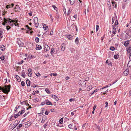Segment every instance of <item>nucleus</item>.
I'll return each instance as SVG.
<instances>
[{
    "mask_svg": "<svg viewBox=\"0 0 131 131\" xmlns=\"http://www.w3.org/2000/svg\"><path fill=\"white\" fill-rule=\"evenodd\" d=\"M10 87L11 86L10 84L7 85H5L4 87L1 86H0V92H1V91H2L4 93L8 94L10 91Z\"/></svg>",
    "mask_w": 131,
    "mask_h": 131,
    "instance_id": "1",
    "label": "nucleus"
},
{
    "mask_svg": "<svg viewBox=\"0 0 131 131\" xmlns=\"http://www.w3.org/2000/svg\"><path fill=\"white\" fill-rule=\"evenodd\" d=\"M117 17L116 16V21L115 22V24H116L117 25H118V21L117 20Z\"/></svg>",
    "mask_w": 131,
    "mask_h": 131,
    "instance_id": "40",
    "label": "nucleus"
},
{
    "mask_svg": "<svg viewBox=\"0 0 131 131\" xmlns=\"http://www.w3.org/2000/svg\"><path fill=\"white\" fill-rule=\"evenodd\" d=\"M128 68L126 69V70L124 71L123 73V75L124 76H126L128 74Z\"/></svg>",
    "mask_w": 131,
    "mask_h": 131,
    "instance_id": "6",
    "label": "nucleus"
},
{
    "mask_svg": "<svg viewBox=\"0 0 131 131\" xmlns=\"http://www.w3.org/2000/svg\"><path fill=\"white\" fill-rule=\"evenodd\" d=\"M1 50L3 51L5 50V47L4 46V45H2L1 46Z\"/></svg>",
    "mask_w": 131,
    "mask_h": 131,
    "instance_id": "27",
    "label": "nucleus"
},
{
    "mask_svg": "<svg viewBox=\"0 0 131 131\" xmlns=\"http://www.w3.org/2000/svg\"><path fill=\"white\" fill-rule=\"evenodd\" d=\"M37 74H37V73L35 74L36 75V76L37 77H39L41 75L39 73H37Z\"/></svg>",
    "mask_w": 131,
    "mask_h": 131,
    "instance_id": "62",
    "label": "nucleus"
},
{
    "mask_svg": "<svg viewBox=\"0 0 131 131\" xmlns=\"http://www.w3.org/2000/svg\"><path fill=\"white\" fill-rule=\"evenodd\" d=\"M73 126L72 124H70L68 125V127L70 128L73 129Z\"/></svg>",
    "mask_w": 131,
    "mask_h": 131,
    "instance_id": "35",
    "label": "nucleus"
},
{
    "mask_svg": "<svg viewBox=\"0 0 131 131\" xmlns=\"http://www.w3.org/2000/svg\"><path fill=\"white\" fill-rule=\"evenodd\" d=\"M39 99H36L34 100V102L36 103L39 101Z\"/></svg>",
    "mask_w": 131,
    "mask_h": 131,
    "instance_id": "42",
    "label": "nucleus"
},
{
    "mask_svg": "<svg viewBox=\"0 0 131 131\" xmlns=\"http://www.w3.org/2000/svg\"><path fill=\"white\" fill-rule=\"evenodd\" d=\"M22 126V124H20L17 127V129H19Z\"/></svg>",
    "mask_w": 131,
    "mask_h": 131,
    "instance_id": "34",
    "label": "nucleus"
},
{
    "mask_svg": "<svg viewBox=\"0 0 131 131\" xmlns=\"http://www.w3.org/2000/svg\"><path fill=\"white\" fill-rule=\"evenodd\" d=\"M75 43L78 44L79 43V38L78 37H77L75 40Z\"/></svg>",
    "mask_w": 131,
    "mask_h": 131,
    "instance_id": "30",
    "label": "nucleus"
},
{
    "mask_svg": "<svg viewBox=\"0 0 131 131\" xmlns=\"http://www.w3.org/2000/svg\"><path fill=\"white\" fill-rule=\"evenodd\" d=\"M29 113V112H28L25 113L23 116V117H25L27 115V114H28Z\"/></svg>",
    "mask_w": 131,
    "mask_h": 131,
    "instance_id": "61",
    "label": "nucleus"
},
{
    "mask_svg": "<svg viewBox=\"0 0 131 131\" xmlns=\"http://www.w3.org/2000/svg\"><path fill=\"white\" fill-rule=\"evenodd\" d=\"M92 88V86H89L87 88V89L88 91H89Z\"/></svg>",
    "mask_w": 131,
    "mask_h": 131,
    "instance_id": "33",
    "label": "nucleus"
},
{
    "mask_svg": "<svg viewBox=\"0 0 131 131\" xmlns=\"http://www.w3.org/2000/svg\"><path fill=\"white\" fill-rule=\"evenodd\" d=\"M99 89H97L96 90H94L93 91L92 93H91L90 94V95H92V94H93L95 93L97 91L99 90Z\"/></svg>",
    "mask_w": 131,
    "mask_h": 131,
    "instance_id": "23",
    "label": "nucleus"
},
{
    "mask_svg": "<svg viewBox=\"0 0 131 131\" xmlns=\"http://www.w3.org/2000/svg\"><path fill=\"white\" fill-rule=\"evenodd\" d=\"M75 100V99H72V98L70 99L69 100V101L70 102H72V101H74Z\"/></svg>",
    "mask_w": 131,
    "mask_h": 131,
    "instance_id": "50",
    "label": "nucleus"
},
{
    "mask_svg": "<svg viewBox=\"0 0 131 131\" xmlns=\"http://www.w3.org/2000/svg\"><path fill=\"white\" fill-rule=\"evenodd\" d=\"M96 26V31H97L99 30V26L98 25H97Z\"/></svg>",
    "mask_w": 131,
    "mask_h": 131,
    "instance_id": "59",
    "label": "nucleus"
},
{
    "mask_svg": "<svg viewBox=\"0 0 131 131\" xmlns=\"http://www.w3.org/2000/svg\"><path fill=\"white\" fill-rule=\"evenodd\" d=\"M111 84H108V85H106V86L105 87H104L103 88H101L100 89V90H103V89H105L106 88H107V87H109L110 86H111Z\"/></svg>",
    "mask_w": 131,
    "mask_h": 131,
    "instance_id": "25",
    "label": "nucleus"
},
{
    "mask_svg": "<svg viewBox=\"0 0 131 131\" xmlns=\"http://www.w3.org/2000/svg\"><path fill=\"white\" fill-rule=\"evenodd\" d=\"M115 48L114 47L112 46H111L110 48V49L111 51H114V50Z\"/></svg>",
    "mask_w": 131,
    "mask_h": 131,
    "instance_id": "41",
    "label": "nucleus"
},
{
    "mask_svg": "<svg viewBox=\"0 0 131 131\" xmlns=\"http://www.w3.org/2000/svg\"><path fill=\"white\" fill-rule=\"evenodd\" d=\"M66 38H68L69 40H72L73 37V36L71 34L69 35H66Z\"/></svg>",
    "mask_w": 131,
    "mask_h": 131,
    "instance_id": "8",
    "label": "nucleus"
},
{
    "mask_svg": "<svg viewBox=\"0 0 131 131\" xmlns=\"http://www.w3.org/2000/svg\"><path fill=\"white\" fill-rule=\"evenodd\" d=\"M112 0V3L113 5V7H114L115 8H116L117 7L116 4H115V2H114V1H113V0Z\"/></svg>",
    "mask_w": 131,
    "mask_h": 131,
    "instance_id": "19",
    "label": "nucleus"
},
{
    "mask_svg": "<svg viewBox=\"0 0 131 131\" xmlns=\"http://www.w3.org/2000/svg\"><path fill=\"white\" fill-rule=\"evenodd\" d=\"M127 66L128 67V68L131 67V60L128 61Z\"/></svg>",
    "mask_w": 131,
    "mask_h": 131,
    "instance_id": "21",
    "label": "nucleus"
},
{
    "mask_svg": "<svg viewBox=\"0 0 131 131\" xmlns=\"http://www.w3.org/2000/svg\"><path fill=\"white\" fill-rule=\"evenodd\" d=\"M26 83L27 86H29L30 85V82L29 80L27 79L26 81Z\"/></svg>",
    "mask_w": 131,
    "mask_h": 131,
    "instance_id": "16",
    "label": "nucleus"
},
{
    "mask_svg": "<svg viewBox=\"0 0 131 131\" xmlns=\"http://www.w3.org/2000/svg\"><path fill=\"white\" fill-rule=\"evenodd\" d=\"M106 63L107 64H108L109 65H112V62L111 61H108L107 60L106 61Z\"/></svg>",
    "mask_w": 131,
    "mask_h": 131,
    "instance_id": "22",
    "label": "nucleus"
},
{
    "mask_svg": "<svg viewBox=\"0 0 131 131\" xmlns=\"http://www.w3.org/2000/svg\"><path fill=\"white\" fill-rule=\"evenodd\" d=\"M119 56L118 54L115 55L114 56V58L115 59H118Z\"/></svg>",
    "mask_w": 131,
    "mask_h": 131,
    "instance_id": "29",
    "label": "nucleus"
},
{
    "mask_svg": "<svg viewBox=\"0 0 131 131\" xmlns=\"http://www.w3.org/2000/svg\"><path fill=\"white\" fill-rule=\"evenodd\" d=\"M24 61L22 60L21 61L18 62V64H21L23 63Z\"/></svg>",
    "mask_w": 131,
    "mask_h": 131,
    "instance_id": "56",
    "label": "nucleus"
},
{
    "mask_svg": "<svg viewBox=\"0 0 131 131\" xmlns=\"http://www.w3.org/2000/svg\"><path fill=\"white\" fill-rule=\"evenodd\" d=\"M89 77H88L86 78L85 79V84L83 85V87H85L86 86V82H85V81H87L88 80H89Z\"/></svg>",
    "mask_w": 131,
    "mask_h": 131,
    "instance_id": "31",
    "label": "nucleus"
},
{
    "mask_svg": "<svg viewBox=\"0 0 131 131\" xmlns=\"http://www.w3.org/2000/svg\"><path fill=\"white\" fill-rule=\"evenodd\" d=\"M44 49L46 51H45L46 52L49 50L50 47L48 45H46L44 46Z\"/></svg>",
    "mask_w": 131,
    "mask_h": 131,
    "instance_id": "7",
    "label": "nucleus"
},
{
    "mask_svg": "<svg viewBox=\"0 0 131 131\" xmlns=\"http://www.w3.org/2000/svg\"><path fill=\"white\" fill-rule=\"evenodd\" d=\"M26 27L27 28V29L29 30H32V28L29 27L28 25H26Z\"/></svg>",
    "mask_w": 131,
    "mask_h": 131,
    "instance_id": "38",
    "label": "nucleus"
},
{
    "mask_svg": "<svg viewBox=\"0 0 131 131\" xmlns=\"http://www.w3.org/2000/svg\"><path fill=\"white\" fill-rule=\"evenodd\" d=\"M70 2V4L72 5H73L75 2V0H68Z\"/></svg>",
    "mask_w": 131,
    "mask_h": 131,
    "instance_id": "15",
    "label": "nucleus"
},
{
    "mask_svg": "<svg viewBox=\"0 0 131 131\" xmlns=\"http://www.w3.org/2000/svg\"><path fill=\"white\" fill-rule=\"evenodd\" d=\"M25 112V111L24 110H22L19 112L17 114V115H20L21 114L24 113Z\"/></svg>",
    "mask_w": 131,
    "mask_h": 131,
    "instance_id": "13",
    "label": "nucleus"
},
{
    "mask_svg": "<svg viewBox=\"0 0 131 131\" xmlns=\"http://www.w3.org/2000/svg\"><path fill=\"white\" fill-rule=\"evenodd\" d=\"M108 91V90L107 89L106 91H105V90H104L103 92H102L101 93H103V94H105V93H104V92H107Z\"/></svg>",
    "mask_w": 131,
    "mask_h": 131,
    "instance_id": "58",
    "label": "nucleus"
},
{
    "mask_svg": "<svg viewBox=\"0 0 131 131\" xmlns=\"http://www.w3.org/2000/svg\"><path fill=\"white\" fill-rule=\"evenodd\" d=\"M21 85L22 86H24L25 85V83L24 81H22L21 83Z\"/></svg>",
    "mask_w": 131,
    "mask_h": 131,
    "instance_id": "47",
    "label": "nucleus"
},
{
    "mask_svg": "<svg viewBox=\"0 0 131 131\" xmlns=\"http://www.w3.org/2000/svg\"><path fill=\"white\" fill-rule=\"evenodd\" d=\"M15 21L13 20H12L11 21H8V23L9 25H10V26H12L13 25L12 24H11L12 23H14Z\"/></svg>",
    "mask_w": 131,
    "mask_h": 131,
    "instance_id": "26",
    "label": "nucleus"
},
{
    "mask_svg": "<svg viewBox=\"0 0 131 131\" xmlns=\"http://www.w3.org/2000/svg\"><path fill=\"white\" fill-rule=\"evenodd\" d=\"M10 119L9 120V121H11L13 120H14L15 119V118L14 117V116L13 115H12L10 117Z\"/></svg>",
    "mask_w": 131,
    "mask_h": 131,
    "instance_id": "18",
    "label": "nucleus"
},
{
    "mask_svg": "<svg viewBox=\"0 0 131 131\" xmlns=\"http://www.w3.org/2000/svg\"><path fill=\"white\" fill-rule=\"evenodd\" d=\"M11 27L9 26H7L6 27V28L7 30H9L10 28Z\"/></svg>",
    "mask_w": 131,
    "mask_h": 131,
    "instance_id": "54",
    "label": "nucleus"
},
{
    "mask_svg": "<svg viewBox=\"0 0 131 131\" xmlns=\"http://www.w3.org/2000/svg\"><path fill=\"white\" fill-rule=\"evenodd\" d=\"M52 97L56 101H58V98L56 95H54L52 96Z\"/></svg>",
    "mask_w": 131,
    "mask_h": 131,
    "instance_id": "20",
    "label": "nucleus"
},
{
    "mask_svg": "<svg viewBox=\"0 0 131 131\" xmlns=\"http://www.w3.org/2000/svg\"><path fill=\"white\" fill-rule=\"evenodd\" d=\"M42 117V119H43L44 120H45L46 119V116L45 115H43Z\"/></svg>",
    "mask_w": 131,
    "mask_h": 131,
    "instance_id": "39",
    "label": "nucleus"
},
{
    "mask_svg": "<svg viewBox=\"0 0 131 131\" xmlns=\"http://www.w3.org/2000/svg\"><path fill=\"white\" fill-rule=\"evenodd\" d=\"M65 45L64 43H62L61 45V50L62 51H63L64 50L65 46H64Z\"/></svg>",
    "mask_w": 131,
    "mask_h": 131,
    "instance_id": "14",
    "label": "nucleus"
},
{
    "mask_svg": "<svg viewBox=\"0 0 131 131\" xmlns=\"http://www.w3.org/2000/svg\"><path fill=\"white\" fill-rule=\"evenodd\" d=\"M35 26L36 27H38V19L37 17H35L34 19Z\"/></svg>",
    "mask_w": 131,
    "mask_h": 131,
    "instance_id": "3",
    "label": "nucleus"
},
{
    "mask_svg": "<svg viewBox=\"0 0 131 131\" xmlns=\"http://www.w3.org/2000/svg\"><path fill=\"white\" fill-rule=\"evenodd\" d=\"M25 72H23V73L22 74H21V76L23 77L24 78H25Z\"/></svg>",
    "mask_w": 131,
    "mask_h": 131,
    "instance_id": "55",
    "label": "nucleus"
},
{
    "mask_svg": "<svg viewBox=\"0 0 131 131\" xmlns=\"http://www.w3.org/2000/svg\"><path fill=\"white\" fill-rule=\"evenodd\" d=\"M14 117L15 118H17L18 117V116H19V115H18L17 114H14Z\"/></svg>",
    "mask_w": 131,
    "mask_h": 131,
    "instance_id": "51",
    "label": "nucleus"
},
{
    "mask_svg": "<svg viewBox=\"0 0 131 131\" xmlns=\"http://www.w3.org/2000/svg\"><path fill=\"white\" fill-rule=\"evenodd\" d=\"M11 7V5H7L6 6V8H8Z\"/></svg>",
    "mask_w": 131,
    "mask_h": 131,
    "instance_id": "57",
    "label": "nucleus"
},
{
    "mask_svg": "<svg viewBox=\"0 0 131 131\" xmlns=\"http://www.w3.org/2000/svg\"><path fill=\"white\" fill-rule=\"evenodd\" d=\"M73 129H74L75 130H76L77 129L76 126L75 125L73 126Z\"/></svg>",
    "mask_w": 131,
    "mask_h": 131,
    "instance_id": "64",
    "label": "nucleus"
},
{
    "mask_svg": "<svg viewBox=\"0 0 131 131\" xmlns=\"http://www.w3.org/2000/svg\"><path fill=\"white\" fill-rule=\"evenodd\" d=\"M41 112L43 113L44 112V111L45 110V109L44 108H41Z\"/></svg>",
    "mask_w": 131,
    "mask_h": 131,
    "instance_id": "48",
    "label": "nucleus"
},
{
    "mask_svg": "<svg viewBox=\"0 0 131 131\" xmlns=\"http://www.w3.org/2000/svg\"><path fill=\"white\" fill-rule=\"evenodd\" d=\"M115 20V18L114 17H113L112 18V24H113L114 23V21Z\"/></svg>",
    "mask_w": 131,
    "mask_h": 131,
    "instance_id": "52",
    "label": "nucleus"
},
{
    "mask_svg": "<svg viewBox=\"0 0 131 131\" xmlns=\"http://www.w3.org/2000/svg\"><path fill=\"white\" fill-rule=\"evenodd\" d=\"M46 24H45L43 26V28L44 30H45L47 29V28H48V26H46Z\"/></svg>",
    "mask_w": 131,
    "mask_h": 131,
    "instance_id": "28",
    "label": "nucleus"
},
{
    "mask_svg": "<svg viewBox=\"0 0 131 131\" xmlns=\"http://www.w3.org/2000/svg\"><path fill=\"white\" fill-rule=\"evenodd\" d=\"M63 118H61L60 119L59 121V123H60L61 124H62L63 123Z\"/></svg>",
    "mask_w": 131,
    "mask_h": 131,
    "instance_id": "32",
    "label": "nucleus"
},
{
    "mask_svg": "<svg viewBox=\"0 0 131 131\" xmlns=\"http://www.w3.org/2000/svg\"><path fill=\"white\" fill-rule=\"evenodd\" d=\"M125 32L126 33V34L129 36V37L130 38L131 37V29H130L127 30Z\"/></svg>",
    "mask_w": 131,
    "mask_h": 131,
    "instance_id": "4",
    "label": "nucleus"
},
{
    "mask_svg": "<svg viewBox=\"0 0 131 131\" xmlns=\"http://www.w3.org/2000/svg\"><path fill=\"white\" fill-rule=\"evenodd\" d=\"M46 92L48 94H50V91L49 89L47 88H46L45 89Z\"/></svg>",
    "mask_w": 131,
    "mask_h": 131,
    "instance_id": "45",
    "label": "nucleus"
},
{
    "mask_svg": "<svg viewBox=\"0 0 131 131\" xmlns=\"http://www.w3.org/2000/svg\"><path fill=\"white\" fill-rule=\"evenodd\" d=\"M25 45L28 47V48H30L31 47V46H33V43L31 44L30 42H27L26 43Z\"/></svg>",
    "mask_w": 131,
    "mask_h": 131,
    "instance_id": "5",
    "label": "nucleus"
},
{
    "mask_svg": "<svg viewBox=\"0 0 131 131\" xmlns=\"http://www.w3.org/2000/svg\"><path fill=\"white\" fill-rule=\"evenodd\" d=\"M129 40H127L125 41L124 43V45L126 47L128 46L129 44Z\"/></svg>",
    "mask_w": 131,
    "mask_h": 131,
    "instance_id": "10",
    "label": "nucleus"
},
{
    "mask_svg": "<svg viewBox=\"0 0 131 131\" xmlns=\"http://www.w3.org/2000/svg\"><path fill=\"white\" fill-rule=\"evenodd\" d=\"M42 48L41 46L40 45H39L36 48V50H40Z\"/></svg>",
    "mask_w": 131,
    "mask_h": 131,
    "instance_id": "24",
    "label": "nucleus"
},
{
    "mask_svg": "<svg viewBox=\"0 0 131 131\" xmlns=\"http://www.w3.org/2000/svg\"><path fill=\"white\" fill-rule=\"evenodd\" d=\"M69 50L72 53H74L75 52L74 49L72 48V47L70 48H69Z\"/></svg>",
    "mask_w": 131,
    "mask_h": 131,
    "instance_id": "12",
    "label": "nucleus"
},
{
    "mask_svg": "<svg viewBox=\"0 0 131 131\" xmlns=\"http://www.w3.org/2000/svg\"><path fill=\"white\" fill-rule=\"evenodd\" d=\"M0 59L2 60H3L5 59V57L4 56H2L0 57Z\"/></svg>",
    "mask_w": 131,
    "mask_h": 131,
    "instance_id": "49",
    "label": "nucleus"
},
{
    "mask_svg": "<svg viewBox=\"0 0 131 131\" xmlns=\"http://www.w3.org/2000/svg\"><path fill=\"white\" fill-rule=\"evenodd\" d=\"M58 50H57L56 49L55 50L54 48L52 47L51 49L50 53L52 55L53 54H56L58 53Z\"/></svg>",
    "mask_w": 131,
    "mask_h": 131,
    "instance_id": "2",
    "label": "nucleus"
},
{
    "mask_svg": "<svg viewBox=\"0 0 131 131\" xmlns=\"http://www.w3.org/2000/svg\"><path fill=\"white\" fill-rule=\"evenodd\" d=\"M114 29L115 30L113 31L112 33L113 34H116V28H115Z\"/></svg>",
    "mask_w": 131,
    "mask_h": 131,
    "instance_id": "63",
    "label": "nucleus"
},
{
    "mask_svg": "<svg viewBox=\"0 0 131 131\" xmlns=\"http://www.w3.org/2000/svg\"><path fill=\"white\" fill-rule=\"evenodd\" d=\"M35 40L36 42L38 43L39 41V38L38 37H36L35 39Z\"/></svg>",
    "mask_w": 131,
    "mask_h": 131,
    "instance_id": "36",
    "label": "nucleus"
},
{
    "mask_svg": "<svg viewBox=\"0 0 131 131\" xmlns=\"http://www.w3.org/2000/svg\"><path fill=\"white\" fill-rule=\"evenodd\" d=\"M18 43L19 47H23L24 45V43L21 41L20 40L19 41H18Z\"/></svg>",
    "mask_w": 131,
    "mask_h": 131,
    "instance_id": "11",
    "label": "nucleus"
},
{
    "mask_svg": "<svg viewBox=\"0 0 131 131\" xmlns=\"http://www.w3.org/2000/svg\"><path fill=\"white\" fill-rule=\"evenodd\" d=\"M32 58V55L30 54L29 56H28V58L29 59H30Z\"/></svg>",
    "mask_w": 131,
    "mask_h": 131,
    "instance_id": "44",
    "label": "nucleus"
},
{
    "mask_svg": "<svg viewBox=\"0 0 131 131\" xmlns=\"http://www.w3.org/2000/svg\"><path fill=\"white\" fill-rule=\"evenodd\" d=\"M4 22L7 23V21H8V20L6 18H4Z\"/></svg>",
    "mask_w": 131,
    "mask_h": 131,
    "instance_id": "43",
    "label": "nucleus"
},
{
    "mask_svg": "<svg viewBox=\"0 0 131 131\" xmlns=\"http://www.w3.org/2000/svg\"><path fill=\"white\" fill-rule=\"evenodd\" d=\"M71 11L72 10L71 9H69L68 10L67 15L69 16V15L71 13Z\"/></svg>",
    "mask_w": 131,
    "mask_h": 131,
    "instance_id": "37",
    "label": "nucleus"
},
{
    "mask_svg": "<svg viewBox=\"0 0 131 131\" xmlns=\"http://www.w3.org/2000/svg\"><path fill=\"white\" fill-rule=\"evenodd\" d=\"M3 32V30L1 28H0V37L1 38H2L3 37L2 35Z\"/></svg>",
    "mask_w": 131,
    "mask_h": 131,
    "instance_id": "17",
    "label": "nucleus"
},
{
    "mask_svg": "<svg viewBox=\"0 0 131 131\" xmlns=\"http://www.w3.org/2000/svg\"><path fill=\"white\" fill-rule=\"evenodd\" d=\"M46 103V100H45V101L42 102L41 103V105H43L45 104Z\"/></svg>",
    "mask_w": 131,
    "mask_h": 131,
    "instance_id": "53",
    "label": "nucleus"
},
{
    "mask_svg": "<svg viewBox=\"0 0 131 131\" xmlns=\"http://www.w3.org/2000/svg\"><path fill=\"white\" fill-rule=\"evenodd\" d=\"M53 29H52L51 30L50 34L51 35H53Z\"/></svg>",
    "mask_w": 131,
    "mask_h": 131,
    "instance_id": "60",
    "label": "nucleus"
},
{
    "mask_svg": "<svg viewBox=\"0 0 131 131\" xmlns=\"http://www.w3.org/2000/svg\"><path fill=\"white\" fill-rule=\"evenodd\" d=\"M46 104L47 105H52V104L51 102L48 100H46Z\"/></svg>",
    "mask_w": 131,
    "mask_h": 131,
    "instance_id": "9",
    "label": "nucleus"
},
{
    "mask_svg": "<svg viewBox=\"0 0 131 131\" xmlns=\"http://www.w3.org/2000/svg\"><path fill=\"white\" fill-rule=\"evenodd\" d=\"M54 8V10H56L57 11V10L58 9L54 5L52 6Z\"/></svg>",
    "mask_w": 131,
    "mask_h": 131,
    "instance_id": "46",
    "label": "nucleus"
}]
</instances>
